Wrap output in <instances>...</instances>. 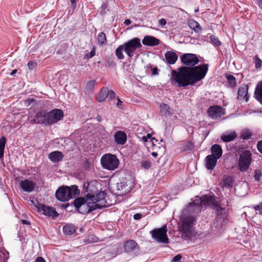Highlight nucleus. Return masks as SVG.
<instances>
[{
    "instance_id": "obj_43",
    "label": "nucleus",
    "mask_w": 262,
    "mask_h": 262,
    "mask_svg": "<svg viewBox=\"0 0 262 262\" xmlns=\"http://www.w3.org/2000/svg\"><path fill=\"white\" fill-rule=\"evenodd\" d=\"M95 55V48H93L90 53L86 54L85 55L84 58H91L94 57Z\"/></svg>"
},
{
    "instance_id": "obj_41",
    "label": "nucleus",
    "mask_w": 262,
    "mask_h": 262,
    "mask_svg": "<svg viewBox=\"0 0 262 262\" xmlns=\"http://www.w3.org/2000/svg\"><path fill=\"white\" fill-rule=\"evenodd\" d=\"M262 176L261 172L259 170H256L255 171V174L254 176V178L255 179V180L257 182H258L260 181V177Z\"/></svg>"
},
{
    "instance_id": "obj_57",
    "label": "nucleus",
    "mask_w": 262,
    "mask_h": 262,
    "mask_svg": "<svg viewBox=\"0 0 262 262\" xmlns=\"http://www.w3.org/2000/svg\"><path fill=\"white\" fill-rule=\"evenodd\" d=\"M4 148L0 147V158L4 156Z\"/></svg>"
},
{
    "instance_id": "obj_18",
    "label": "nucleus",
    "mask_w": 262,
    "mask_h": 262,
    "mask_svg": "<svg viewBox=\"0 0 262 262\" xmlns=\"http://www.w3.org/2000/svg\"><path fill=\"white\" fill-rule=\"evenodd\" d=\"M142 43L147 46H156L159 45L160 40L152 36L147 35L142 39Z\"/></svg>"
},
{
    "instance_id": "obj_27",
    "label": "nucleus",
    "mask_w": 262,
    "mask_h": 262,
    "mask_svg": "<svg viewBox=\"0 0 262 262\" xmlns=\"http://www.w3.org/2000/svg\"><path fill=\"white\" fill-rule=\"evenodd\" d=\"M160 112L162 115L166 117L171 116L172 115V113L170 112V108L168 104L162 103L160 104Z\"/></svg>"
},
{
    "instance_id": "obj_48",
    "label": "nucleus",
    "mask_w": 262,
    "mask_h": 262,
    "mask_svg": "<svg viewBox=\"0 0 262 262\" xmlns=\"http://www.w3.org/2000/svg\"><path fill=\"white\" fill-rule=\"evenodd\" d=\"M151 71L152 75L154 76L158 75L159 72L160 71V70L158 69L157 67L151 68Z\"/></svg>"
},
{
    "instance_id": "obj_32",
    "label": "nucleus",
    "mask_w": 262,
    "mask_h": 262,
    "mask_svg": "<svg viewBox=\"0 0 262 262\" xmlns=\"http://www.w3.org/2000/svg\"><path fill=\"white\" fill-rule=\"evenodd\" d=\"M124 51V47L123 45H120L115 50V55L119 59L124 58V55L123 54V51Z\"/></svg>"
},
{
    "instance_id": "obj_12",
    "label": "nucleus",
    "mask_w": 262,
    "mask_h": 262,
    "mask_svg": "<svg viewBox=\"0 0 262 262\" xmlns=\"http://www.w3.org/2000/svg\"><path fill=\"white\" fill-rule=\"evenodd\" d=\"M124 251L130 255L135 256L139 252V247L137 242L133 239H128L123 244Z\"/></svg>"
},
{
    "instance_id": "obj_21",
    "label": "nucleus",
    "mask_w": 262,
    "mask_h": 262,
    "mask_svg": "<svg viewBox=\"0 0 262 262\" xmlns=\"http://www.w3.org/2000/svg\"><path fill=\"white\" fill-rule=\"evenodd\" d=\"M217 159L214 155H208L205 158L206 168L208 170L213 169L216 165Z\"/></svg>"
},
{
    "instance_id": "obj_34",
    "label": "nucleus",
    "mask_w": 262,
    "mask_h": 262,
    "mask_svg": "<svg viewBox=\"0 0 262 262\" xmlns=\"http://www.w3.org/2000/svg\"><path fill=\"white\" fill-rule=\"evenodd\" d=\"M97 40L99 45H102L104 44L106 41V35L104 33L100 32L97 36Z\"/></svg>"
},
{
    "instance_id": "obj_19",
    "label": "nucleus",
    "mask_w": 262,
    "mask_h": 262,
    "mask_svg": "<svg viewBox=\"0 0 262 262\" xmlns=\"http://www.w3.org/2000/svg\"><path fill=\"white\" fill-rule=\"evenodd\" d=\"M248 86L247 84H243L239 86L237 92V99H245L246 101L249 99V96L248 95Z\"/></svg>"
},
{
    "instance_id": "obj_26",
    "label": "nucleus",
    "mask_w": 262,
    "mask_h": 262,
    "mask_svg": "<svg viewBox=\"0 0 262 262\" xmlns=\"http://www.w3.org/2000/svg\"><path fill=\"white\" fill-rule=\"evenodd\" d=\"M237 137L235 132L230 133L224 134L221 135V139L225 142H228L233 141Z\"/></svg>"
},
{
    "instance_id": "obj_59",
    "label": "nucleus",
    "mask_w": 262,
    "mask_h": 262,
    "mask_svg": "<svg viewBox=\"0 0 262 262\" xmlns=\"http://www.w3.org/2000/svg\"><path fill=\"white\" fill-rule=\"evenodd\" d=\"M33 101V99H27L25 100V103L30 105Z\"/></svg>"
},
{
    "instance_id": "obj_33",
    "label": "nucleus",
    "mask_w": 262,
    "mask_h": 262,
    "mask_svg": "<svg viewBox=\"0 0 262 262\" xmlns=\"http://www.w3.org/2000/svg\"><path fill=\"white\" fill-rule=\"evenodd\" d=\"M96 81L95 80H91L89 81L85 85V90L88 93H91L94 88Z\"/></svg>"
},
{
    "instance_id": "obj_25",
    "label": "nucleus",
    "mask_w": 262,
    "mask_h": 262,
    "mask_svg": "<svg viewBox=\"0 0 262 262\" xmlns=\"http://www.w3.org/2000/svg\"><path fill=\"white\" fill-rule=\"evenodd\" d=\"M254 95L255 99L262 104V81L257 85Z\"/></svg>"
},
{
    "instance_id": "obj_9",
    "label": "nucleus",
    "mask_w": 262,
    "mask_h": 262,
    "mask_svg": "<svg viewBox=\"0 0 262 262\" xmlns=\"http://www.w3.org/2000/svg\"><path fill=\"white\" fill-rule=\"evenodd\" d=\"M252 161V155L249 150H245L239 156L238 168L241 171L247 170Z\"/></svg>"
},
{
    "instance_id": "obj_39",
    "label": "nucleus",
    "mask_w": 262,
    "mask_h": 262,
    "mask_svg": "<svg viewBox=\"0 0 262 262\" xmlns=\"http://www.w3.org/2000/svg\"><path fill=\"white\" fill-rule=\"evenodd\" d=\"M141 165L142 168L148 169L151 166V163L148 160H143L141 163Z\"/></svg>"
},
{
    "instance_id": "obj_7",
    "label": "nucleus",
    "mask_w": 262,
    "mask_h": 262,
    "mask_svg": "<svg viewBox=\"0 0 262 262\" xmlns=\"http://www.w3.org/2000/svg\"><path fill=\"white\" fill-rule=\"evenodd\" d=\"M207 203H212L213 209L215 211L216 214V221L220 223V225H222L223 222L225 221L227 216V213L224 208L221 206L218 202L213 201L212 197L207 198Z\"/></svg>"
},
{
    "instance_id": "obj_44",
    "label": "nucleus",
    "mask_w": 262,
    "mask_h": 262,
    "mask_svg": "<svg viewBox=\"0 0 262 262\" xmlns=\"http://www.w3.org/2000/svg\"><path fill=\"white\" fill-rule=\"evenodd\" d=\"M6 143V139L5 137H1L0 138V147L4 148Z\"/></svg>"
},
{
    "instance_id": "obj_17",
    "label": "nucleus",
    "mask_w": 262,
    "mask_h": 262,
    "mask_svg": "<svg viewBox=\"0 0 262 262\" xmlns=\"http://www.w3.org/2000/svg\"><path fill=\"white\" fill-rule=\"evenodd\" d=\"M19 186L24 191L31 192L33 191L35 188V183L32 181L26 179L20 181Z\"/></svg>"
},
{
    "instance_id": "obj_31",
    "label": "nucleus",
    "mask_w": 262,
    "mask_h": 262,
    "mask_svg": "<svg viewBox=\"0 0 262 262\" xmlns=\"http://www.w3.org/2000/svg\"><path fill=\"white\" fill-rule=\"evenodd\" d=\"M188 25L190 28L195 32H199L202 30L201 26L197 21L194 20L189 21Z\"/></svg>"
},
{
    "instance_id": "obj_5",
    "label": "nucleus",
    "mask_w": 262,
    "mask_h": 262,
    "mask_svg": "<svg viewBox=\"0 0 262 262\" xmlns=\"http://www.w3.org/2000/svg\"><path fill=\"white\" fill-rule=\"evenodd\" d=\"M101 163L104 169L114 170L118 168L119 161L115 155L105 154L101 157Z\"/></svg>"
},
{
    "instance_id": "obj_52",
    "label": "nucleus",
    "mask_w": 262,
    "mask_h": 262,
    "mask_svg": "<svg viewBox=\"0 0 262 262\" xmlns=\"http://www.w3.org/2000/svg\"><path fill=\"white\" fill-rule=\"evenodd\" d=\"M255 209L256 211H258L260 214H262V203L259 205L256 206Z\"/></svg>"
},
{
    "instance_id": "obj_56",
    "label": "nucleus",
    "mask_w": 262,
    "mask_h": 262,
    "mask_svg": "<svg viewBox=\"0 0 262 262\" xmlns=\"http://www.w3.org/2000/svg\"><path fill=\"white\" fill-rule=\"evenodd\" d=\"M35 262H46V260L40 256H38L36 258Z\"/></svg>"
},
{
    "instance_id": "obj_8",
    "label": "nucleus",
    "mask_w": 262,
    "mask_h": 262,
    "mask_svg": "<svg viewBox=\"0 0 262 262\" xmlns=\"http://www.w3.org/2000/svg\"><path fill=\"white\" fill-rule=\"evenodd\" d=\"M32 202L34 204L38 212L49 217H52L53 219L58 216L59 214L53 207L40 204L37 201H32Z\"/></svg>"
},
{
    "instance_id": "obj_1",
    "label": "nucleus",
    "mask_w": 262,
    "mask_h": 262,
    "mask_svg": "<svg viewBox=\"0 0 262 262\" xmlns=\"http://www.w3.org/2000/svg\"><path fill=\"white\" fill-rule=\"evenodd\" d=\"M182 63L185 66L178 69V71L171 72L172 82L177 83L180 87L192 85L201 80L205 76L208 71V64H203L194 67L199 62L195 54L185 53L180 57Z\"/></svg>"
},
{
    "instance_id": "obj_62",
    "label": "nucleus",
    "mask_w": 262,
    "mask_h": 262,
    "mask_svg": "<svg viewBox=\"0 0 262 262\" xmlns=\"http://www.w3.org/2000/svg\"><path fill=\"white\" fill-rule=\"evenodd\" d=\"M258 4L260 8L262 9V0H258Z\"/></svg>"
},
{
    "instance_id": "obj_22",
    "label": "nucleus",
    "mask_w": 262,
    "mask_h": 262,
    "mask_svg": "<svg viewBox=\"0 0 262 262\" xmlns=\"http://www.w3.org/2000/svg\"><path fill=\"white\" fill-rule=\"evenodd\" d=\"M35 117L38 120V124H43L48 125V119L47 117V112L44 110H41L37 112Z\"/></svg>"
},
{
    "instance_id": "obj_4",
    "label": "nucleus",
    "mask_w": 262,
    "mask_h": 262,
    "mask_svg": "<svg viewBox=\"0 0 262 262\" xmlns=\"http://www.w3.org/2000/svg\"><path fill=\"white\" fill-rule=\"evenodd\" d=\"M80 193V191L76 185L71 186H62L56 192V199L61 202L69 201L70 199L76 197Z\"/></svg>"
},
{
    "instance_id": "obj_46",
    "label": "nucleus",
    "mask_w": 262,
    "mask_h": 262,
    "mask_svg": "<svg viewBox=\"0 0 262 262\" xmlns=\"http://www.w3.org/2000/svg\"><path fill=\"white\" fill-rule=\"evenodd\" d=\"M37 65L36 62L30 61L28 63V67L31 70H33Z\"/></svg>"
},
{
    "instance_id": "obj_40",
    "label": "nucleus",
    "mask_w": 262,
    "mask_h": 262,
    "mask_svg": "<svg viewBox=\"0 0 262 262\" xmlns=\"http://www.w3.org/2000/svg\"><path fill=\"white\" fill-rule=\"evenodd\" d=\"M251 136V133L249 130H246L242 132L241 137L244 140L249 139Z\"/></svg>"
},
{
    "instance_id": "obj_60",
    "label": "nucleus",
    "mask_w": 262,
    "mask_h": 262,
    "mask_svg": "<svg viewBox=\"0 0 262 262\" xmlns=\"http://www.w3.org/2000/svg\"><path fill=\"white\" fill-rule=\"evenodd\" d=\"M124 23L125 25L128 26L131 24V21L130 19H127L125 20Z\"/></svg>"
},
{
    "instance_id": "obj_61",
    "label": "nucleus",
    "mask_w": 262,
    "mask_h": 262,
    "mask_svg": "<svg viewBox=\"0 0 262 262\" xmlns=\"http://www.w3.org/2000/svg\"><path fill=\"white\" fill-rule=\"evenodd\" d=\"M21 222L23 224H25V225H30V222L26 220H23L21 221Z\"/></svg>"
},
{
    "instance_id": "obj_63",
    "label": "nucleus",
    "mask_w": 262,
    "mask_h": 262,
    "mask_svg": "<svg viewBox=\"0 0 262 262\" xmlns=\"http://www.w3.org/2000/svg\"><path fill=\"white\" fill-rule=\"evenodd\" d=\"M17 72L16 70H14L12 71V72L11 73V75L14 76Z\"/></svg>"
},
{
    "instance_id": "obj_54",
    "label": "nucleus",
    "mask_w": 262,
    "mask_h": 262,
    "mask_svg": "<svg viewBox=\"0 0 262 262\" xmlns=\"http://www.w3.org/2000/svg\"><path fill=\"white\" fill-rule=\"evenodd\" d=\"M159 23L160 25H161L162 26H165L166 24V20L165 19L162 18V19L159 20Z\"/></svg>"
},
{
    "instance_id": "obj_13",
    "label": "nucleus",
    "mask_w": 262,
    "mask_h": 262,
    "mask_svg": "<svg viewBox=\"0 0 262 262\" xmlns=\"http://www.w3.org/2000/svg\"><path fill=\"white\" fill-rule=\"evenodd\" d=\"M207 112L209 116L213 119L219 118L225 114L223 108L218 105L209 107Z\"/></svg>"
},
{
    "instance_id": "obj_45",
    "label": "nucleus",
    "mask_w": 262,
    "mask_h": 262,
    "mask_svg": "<svg viewBox=\"0 0 262 262\" xmlns=\"http://www.w3.org/2000/svg\"><path fill=\"white\" fill-rule=\"evenodd\" d=\"M116 97V94L113 90H109V94L108 95V99L111 100L114 99Z\"/></svg>"
},
{
    "instance_id": "obj_35",
    "label": "nucleus",
    "mask_w": 262,
    "mask_h": 262,
    "mask_svg": "<svg viewBox=\"0 0 262 262\" xmlns=\"http://www.w3.org/2000/svg\"><path fill=\"white\" fill-rule=\"evenodd\" d=\"M210 39L211 42L215 46H220L221 45V42L219 40V38L213 35L210 36Z\"/></svg>"
},
{
    "instance_id": "obj_55",
    "label": "nucleus",
    "mask_w": 262,
    "mask_h": 262,
    "mask_svg": "<svg viewBox=\"0 0 262 262\" xmlns=\"http://www.w3.org/2000/svg\"><path fill=\"white\" fill-rule=\"evenodd\" d=\"M78 0H70V2L71 3V6L73 8H76V3L78 2Z\"/></svg>"
},
{
    "instance_id": "obj_36",
    "label": "nucleus",
    "mask_w": 262,
    "mask_h": 262,
    "mask_svg": "<svg viewBox=\"0 0 262 262\" xmlns=\"http://www.w3.org/2000/svg\"><path fill=\"white\" fill-rule=\"evenodd\" d=\"M253 62L256 69H260L261 67L262 61L257 55L255 56L253 58Z\"/></svg>"
},
{
    "instance_id": "obj_3",
    "label": "nucleus",
    "mask_w": 262,
    "mask_h": 262,
    "mask_svg": "<svg viewBox=\"0 0 262 262\" xmlns=\"http://www.w3.org/2000/svg\"><path fill=\"white\" fill-rule=\"evenodd\" d=\"M207 196L204 199L196 196L194 202L189 204L183 210L181 215L182 225L180 228L183 235L188 236L191 233V228L196 222V216L201 211L203 205L207 202Z\"/></svg>"
},
{
    "instance_id": "obj_20",
    "label": "nucleus",
    "mask_w": 262,
    "mask_h": 262,
    "mask_svg": "<svg viewBox=\"0 0 262 262\" xmlns=\"http://www.w3.org/2000/svg\"><path fill=\"white\" fill-rule=\"evenodd\" d=\"M63 157V154L59 151H54L48 155V158L50 160L55 163L61 161Z\"/></svg>"
},
{
    "instance_id": "obj_50",
    "label": "nucleus",
    "mask_w": 262,
    "mask_h": 262,
    "mask_svg": "<svg viewBox=\"0 0 262 262\" xmlns=\"http://www.w3.org/2000/svg\"><path fill=\"white\" fill-rule=\"evenodd\" d=\"M151 138V135L149 134H147L146 136L142 137V140L143 142H146L148 139Z\"/></svg>"
},
{
    "instance_id": "obj_49",
    "label": "nucleus",
    "mask_w": 262,
    "mask_h": 262,
    "mask_svg": "<svg viewBox=\"0 0 262 262\" xmlns=\"http://www.w3.org/2000/svg\"><path fill=\"white\" fill-rule=\"evenodd\" d=\"M182 258V255L180 254L174 256L172 260L173 262H179V261Z\"/></svg>"
},
{
    "instance_id": "obj_28",
    "label": "nucleus",
    "mask_w": 262,
    "mask_h": 262,
    "mask_svg": "<svg viewBox=\"0 0 262 262\" xmlns=\"http://www.w3.org/2000/svg\"><path fill=\"white\" fill-rule=\"evenodd\" d=\"M76 231L75 226L72 224H67L63 227V232L67 235H71Z\"/></svg>"
},
{
    "instance_id": "obj_58",
    "label": "nucleus",
    "mask_w": 262,
    "mask_h": 262,
    "mask_svg": "<svg viewBox=\"0 0 262 262\" xmlns=\"http://www.w3.org/2000/svg\"><path fill=\"white\" fill-rule=\"evenodd\" d=\"M38 120L37 119V118H36V117L35 116V118H34L33 119L31 120L30 121V122L31 123H34V124H38V122H37Z\"/></svg>"
},
{
    "instance_id": "obj_6",
    "label": "nucleus",
    "mask_w": 262,
    "mask_h": 262,
    "mask_svg": "<svg viewBox=\"0 0 262 262\" xmlns=\"http://www.w3.org/2000/svg\"><path fill=\"white\" fill-rule=\"evenodd\" d=\"M124 52L129 58H132L136 51L142 47L140 39L135 37L123 44Z\"/></svg>"
},
{
    "instance_id": "obj_14",
    "label": "nucleus",
    "mask_w": 262,
    "mask_h": 262,
    "mask_svg": "<svg viewBox=\"0 0 262 262\" xmlns=\"http://www.w3.org/2000/svg\"><path fill=\"white\" fill-rule=\"evenodd\" d=\"M116 190L118 195H123L129 191L130 186L126 184L125 181H123L116 184Z\"/></svg>"
},
{
    "instance_id": "obj_47",
    "label": "nucleus",
    "mask_w": 262,
    "mask_h": 262,
    "mask_svg": "<svg viewBox=\"0 0 262 262\" xmlns=\"http://www.w3.org/2000/svg\"><path fill=\"white\" fill-rule=\"evenodd\" d=\"M117 102L116 103V106L120 108V109H123V102L120 99V98L117 97Z\"/></svg>"
},
{
    "instance_id": "obj_15",
    "label": "nucleus",
    "mask_w": 262,
    "mask_h": 262,
    "mask_svg": "<svg viewBox=\"0 0 262 262\" xmlns=\"http://www.w3.org/2000/svg\"><path fill=\"white\" fill-rule=\"evenodd\" d=\"M166 62L170 65L174 64L178 59L177 52L174 50L167 51L164 55Z\"/></svg>"
},
{
    "instance_id": "obj_51",
    "label": "nucleus",
    "mask_w": 262,
    "mask_h": 262,
    "mask_svg": "<svg viewBox=\"0 0 262 262\" xmlns=\"http://www.w3.org/2000/svg\"><path fill=\"white\" fill-rule=\"evenodd\" d=\"M257 148L258 151L262 154V140L258 142L257 144Z\"/></svg>"
},
{
    "instance_id": "obj_29",
    "label": "nucleus",
    "mask_w": 262,
    "mask_h": 262,
    "mask_svg": "<svg viewBox=\"0 0 262 262\" xmlns=\"http://www.w3.org/2000/svg\"><path fill=\"white\" fill-rule=\"evenodd\" d=\"M233 181V180L232 177L225 176L221 183L222 186L223 187L229 188L232 186Z\"/></svg>"
},
{
    "instance_id": "obj_24",
    "label": "nucleus",
    "mask_w": 262,
    "mask_h": 262,
    "mask_svg": "<svg viewBox=\"0 0 262 262\" xmlns=\"http://www.w3.org/2000/svg\"><path fill=\"white\" fill-rule=\"evenodd\" d=\"M212 154L214 155L215 158L219 159L222 156L223 151L221 146L219 144H214L212 145L211 148Z\"/></svg>"
},
{
    "instance_id": "obj_37",
    "label": "nucleus",
    "mask_w": 262,
    "mask_h": 262,
    "mask_svg": "<svg viewBox=\"0 0 262 262\" xmlns=\"http://www.w3.org/2000/svg\"><path fill=\"white\" fill-rule=\"evenodd\" d=\"M107 66L110 67H115L116 63L115 62V57L113 55L111 57H108L106 59Z\"/></svg>"
},
{
    "instance_id": "obj_53",
    "label": "nucleus",
    "mask_w": 262,
    "mask_h": 262,
    "mask_svg": "<svg viewBox=\"0 0 262 262\" xmlns=\"http://www.w3.org/2000/svg\"><path fill=\"white\" fill-rule=\"evenodd\" d=\"M142 216V214H141V213H136L134 215V219L135 220H140V219H141Z\"/></svg>"
},
{
    "instance_id": "obj_16",
    "label": "nucleus",
    "mask_w": 262,
    "mask_h": 262,
    "mask_svg": "<svg viewBox=\"0 0 262 262\" xmlns=\"http://www.w3.org/2000/svg\"><path fill=\"white\" fill-rule=\"evenodd\" d=\"M127 141V136L125 132L121 130L116 132L114 135V141L117 145H123Z\"/></svg>"
},
{
    "instance_id": "obj_11",
    "label": "nucleus",
    "mask_w": 262,
    "mask_h": 262,
    "mask_svg": "<svg viewBox=\"0 0 262 262\" xmlns=\"http://www.w3.org/2000/svg\"><path fill=\"white\" fill-rule=\"evenodd\" d=\"M63 111L58 108H55L47 112L48 125H52L60 121L63 117Z\"/></svg>"
},
{
    "instance_id": "obj_38",
    "label": "nucleus",
    "mask_w": 262,
    "mask_h": 262,
    "mask_svg": "<svg viewBox=\"0 0 262 262\" xmlns=\"http://www.w3.org/2000/svg\"><path fill=\"white\" fill-rule=\"evenodd\" d=\"M226 78L228 80L230 85L235 86L236 84V79L234 76L230 74L226 75Z\"/></svg>"
},
{
    "instance_id": "obj_10",
    "label": "nucleus",
    "mask_w": 262,
    "mask_h": 262,
    "mask_svg": "<svg viewBox=\"0 0 262 262\" xmlns=\"http://www.w3.org/2000/svg\"><path fill=\"white\" fill-rule=\"evenodd\" d=\"M167 226L164 225L160 228L152 230L150 233L152 238L158 242L168 244L169 239L167 235Z\"/></svg>"
},
{
    "instance_id": "obj_23",
    "label": "nucleus",
    "mask_w": 262,
    "mask_h": 262,
    "mask_svg": "<svg viewBox=\"0 0 262 262\" xmlns=\"http://www.w3.org/2000/svg\"><path fill=\"white\" fill-rule=\"evenodd\" d=\"M109 94V90L107 87H103L96 96V98L98 102H101L105 100Z\"/></svg>"
},
{
    "instance_id": "obj_30",
    "label": "nucleus",
    "mask_w": 262,
    "mask_h": 262,
    "mask_svg": "<svg viewBox=\"0 0 262 262\" xmlns=\"http://www.w3.org/2000/svg\"><path fill=\"white\" fill-rule=\"evenodd\" d=\"M194 147L193 143L190 141H188L185 143H184L182 146L180 147V149L181 151L186 152L188 151H190L193 149Z\"/></svg>"
},
{
    "instance_id": "obj_64",
    "label": "nucleus",
    "mask_w": 262,
    "mask_h": 262,
    "mask_svg": "<svg viewBox=\"0 0 262 262\" xmlns=\"http://www.w3.org/2000/svg\"><path fill=\"white\" fill-rule=\"evenodd\" d=\"M151 155L154 157H156L157 156H158V154L157 152H152L151 153Z\"/></svg>"
},
{
    "instance_id": "obj_42",
    "label": "nucleus",
    "mask_w": 262,
    "mask_h": 262,
    "mask_svg": "<svg viewBox=\"0 0 262 262\" xmlns=\"http://www.w3.org/2000/svg\"><path fill=\"white\" fill-rule=\"evenodd\" d=\"M83 167L85 170H89L91 167V162L89 161L88 159H85L83 163Z\"/></svg>"
},
{
    "instance_id": "obj_2",
    "label": "nucleus",
    "mask_w": 262,
    "mask_h": 262,
    "mask_svg": "<svg viewBox=\"0 0 262 262\" xmlns=\"http://www.w3.org/2000/svg\"><path fill=\"white\" fill-rule=\"evenodd\" d=\"M89 183H84L83 188L88 193L85 197H79L73 201V205L81 214H86L97 209H101L108 206L105 200L106 193L104 191H98L95 193L89 192L88 189Z\"/></svg>"
}]
</instances>
